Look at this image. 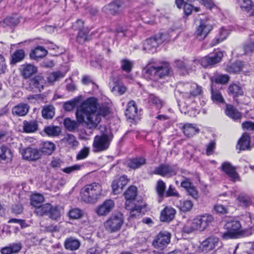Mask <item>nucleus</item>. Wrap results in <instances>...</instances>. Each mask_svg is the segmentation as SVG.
I'll return each instance as SVG.
<instances>
[{
    "mask_svg": "<svg viewBox=\"0 0 254 254\" xmlns=\"http://www.w3.org/2000/svg\"><path fill=\"white\" fill-rule=\"evenodd\" d=\"M109 113L107 106H99L95 98H90L78 108L76 117L78 123L84 124L87 127L92 129L100 123L101 116H105Z\"/></svg>",
    "mask_w": 254,
    "mask_h": 254,
    "instance_id": "nucleus-1",
    "label": "nucleus"
},
{
    "mask_svg": "<svg viewBox=\"0 0 254 254\" xmlns=\"http://www.w3.org/2000/svg\"><path fill=\"white\" fill-rule=\"evenodd\" d=\"M144 71L145 75L147 78L157 82L169 74L170 68L167 63H162L156 65L148 64L144 68Z\"/></svg>",
    "mask_w": 254,
    "mask_h": 254,
    "instance_id": "nucleus-2",
    "label": "nucleus"
},
{
    "mask_svg": "<svg viewBox=\"0 0 254 254\" xmlns=\"http://www.w3.org/2000/svg\"><path fill=\"white\" fill-rule=\"evenodd\" d=\"M214 221L213 217L205 214L196 217L190 223L186 225L183 229L184 232L190 234L195 230L200 231L205 230Z\"/></svg>",
    "mask_w": 254,
    "mask_h": 254,
    "instance_id": "nucleus-3",
    "label": "nucleus"
},
{
    "mask_svg": "<svg viewBox=\"0 0 254 254\" xmlns=\"http://www.w3.org/2000/svg\"><path fill=\"white\" fill-rule=\"evenodd\" d=\"M102 187L98 183H92L85 186L81 191L82 199L87 202H94L102 193Z\"/></svg>",
    "mask_w": 254,
    "mask_h": 254,
    "instance_id": "nucleus-4",
    "label": "nucleus"
},
{
    "mask_svg": "<svg viewBox=\"0 0 254 254\" xmlns=\"http://www.w3.org/2000/svg\"><path fill=\"white\" fill-rule=\"evenodd\" d=\"M113 139V135L103 134L96 135L93 143V151L95 153L100 152L107 150Z\"/></svg>",
    "mask_w": 254,
    "mask_h": 254,
    "instance_id": "nucleus-5",
    "label": "nucleus"
},
{
    "mask_svg": "<svg viewBox=\"0 0 254 254\" xmlns=\"http://www.w3.org/2000/svg\"><path fill=\"white\" fill-rule=\"evenodd\" d=\"M241 225L239 221L236 220L228 221L224 225V228L227 231L222 233V237L225 240L238 238L241 234Z\"/></svg>",
    "mask_w": 254,
    "mask_h": 254,
    "instance_id": "nucleus-6",
    "label": "nucleus"
},
{
    "mask_svg": "<svg viewBox=\"0 0 254 254\" xmlns=\"http://www.w3.org/2000/svg\"><path fill=\"white\" fill-rule=\"evenodd\" d=\"M124 222L122 214L118 213L111 215L104 223V226L107 231L114 233L120 230Z\"/></svg>",
    "mask_w": 254,
    "mask_h": 254,
    "instance_id": "nucleus-7",
    "label": "nucleus"
},
{
    "mask_svg": "<svg viewBox=\"0 0 254 254\" xmlns=\"http://www.w3.org/2000/svg\"><path fill=\"white\" fill-rule=\"evenodd\" d=\"M212 29V25L209 23L207 20L200 19L198 21V23L196 24L194 36L197 40L202 41Z\"/></svg>",
    "mask_w": 254,
    "mask_h": 254,
    "instance_id": "nucleus-8",
    "label": "nucleus"
},
{
    "mask_svg": "<svg viewBox=\"0 0 254 254\" xmlns=\"http://www.w3.org/2000/svg\"><path fill=\"white\" fill-rule=\"evenodd\" d=\"M35 212L39 215H49L52 219H57L60 217V212L57 206H52L49 203L39 205L36 208Z\"/></svg>",
    "mask_w": 254,
    "mask_h": 254,
    "instance_id": "nucleus-9",
    "label": "nucleus"
},
{
    "mask_svg": "<svg viewBox=\"0 0 254 254\" xmlns=\"http://www.w3.org/2000/svg\"><path fill=\"white\" fill-rule=\"evenodd\" d=\"M21 154L23 159L29 161H35L41 157L40 150L35 147H28L20 150Z\"/></svg>",
    "mask_w": 254,
    "mask_h": 254,
    "instance_id": "nucleus-10",
    "label": "nucleus"
},
{
    "mask_svg": "<svg viewBox=\"0 0 254 254\" xmlns=\"http://www.w3.org/2000/svg\"><path fill=\"white\" fill-rule=\"evenodd\" d=\"M223 57V54L221 51H217L213 55L205 56L200 60L201 65L204 67L213 66L220 63Z\"/></svg>",
    "mask_w": 254,
    "mask_h": 254,
    "instance_id": "nucleus-11",
    "label": "nucleus"
},
{
    "mask_svg": "<svg viewBox=\"0 0 254 254\" xmlns=\"http://www.w3.org/2000/svg\"><path fill=\"white\" fill-rule=\"evenodd\" d=\"M171 234L167 232H160L153 240V246L160 250L163 249L170 243Z\"/></svg>",
    "mask_w": 254,
    "mask_h": 254,
    "instance_id": "nucleus-12",
    "label": "nucleus"
},
{
    "mask_svg": "<svg viewBox=\"0 0 254 254\" xmlns=\"http://www.w3.org/2000/svg\"><path fill=\"white\" fill-rule=\"evenodd\" d=\"M123 8V2L121 0L114 1L103 8V11L107 14L116 15L120 14Z\"/></svg>",
    "mask_w": 254,
    "mask_h": 254,
    "instance_id": "nucleus-13",
    "label": "nucleus"
},
{
    "mask_svg": "<svg viewBox=\"0 0 254 254\" xmlns=\"http://www.w3.org/2000/svg\"><path fill=\"white\" fill-rule=\"evenodd\" d=\"M219 239L217 237L211 236L203 241L198 247L199 251L207 253L215 249L218 245Z\"/></svg>",
    "mask_w": 254,
    "mask_h": 254,
    "instance_id": "nucleus-14",
    "label": "nucleus"
},
{
    "mask_svg": "<svg viewBox=\"0 0 254 254\" xmlns=\"http://www.w3.org/2000/svg\"><path fill=\"white\" fill-rule=\"evenodd\" d=\"M163 34H161L159 38L153 37L147 39L143 44V49L147 52L154 53L156 48L163 42Z\"/></svg>",
    "mask_w": 254,
    "mask_h": 254,
    "instance_id": "nucleus-15",
    "label": "nucleus"
},
{
    "mask_svg": "<svg viewBox=\"0 0 254 254\" xmlns=\"http://www.w3.org/2000/svg\"><path fill=\"white\" fill-rule=\"evenodd\" d=\"M153 173L163 177H171L176 174L177 170L175 167L171 166L168 165H161L155 168Z\"/></svg>",
    "mask_w": 254,
    "mask_h": 254,
    "instance_id": "nucleus-16",
    "label": "nucleus"
},
{
    "mask_svg": "<svg viewBox=\"0 0 254 254\" xmlns=\"http://www.w3.org/2000/svg\"><path fill=\"white\" fill-rule=\"evenodd\" d=\"M114 207V201L111 199H108L96 208V212L99 216H106L112 211Z\"/></svg>",
    "mask_w": 254,
    "mask_h": 254,
    "instance_id": "nucleus-17",
    "label": "nucleus"
},
{
    "mask_svg": "<svg viewBox=\"0 0 254 254\" xmlns=\"http://www.w3.org/2000/svg\"><path fill=\"white\" fill-rule=\"evenodd\" d=\"M190 90L189 92H182L183 97L185 99H190L191 97H194L202 95L203 90L202 87L196 83H192L190 85Z\"/></svg>",
    "mask_w": 254,
    "mask_h": 254,
    "instance_id": "nucleus-18",
    "label": "nucleus"
},
{
    "mask_svg": "<svg viewBox=\"0 0 254 254\" xmlns=\"http://www.w3.org/2000/svg\"><path fill=\"white\" fill-rule=\"evenodd\" d=\"M137 194V188L134 186L130 187L125 192L124 195L126 199L125 204L127 209H130L131 208L130 205L134 204L133 201L134 200Z\"/></svg>",
    "mask_w": 254,
    "mask_h": 254,
    "instance_id": "nucleus-19",
    "label": "nucleus"
},
{
    "mask_svg": "<svg viewBox=\"0 0 254 254\" xmlns=\"http://www.w3.org/2000/svg\"><path fill=\"white\" fill-rule=\"evenodd\" d=\"M222 170L225 173L232 181H236L239 178L238 173L236 171V168L229 162H225L222 164Z\"/></svg>",
    "mask_w": 254,
    "mask_h": 254,
    "instance_id": "nucleus-20",
    "label": "nucleus"
},
{
    "mask_svg": "<svg viewBox=\"0 0 254 254\" xmlns=\"http://www.w3.org/2000/svg\"><path fill=\"white\" fill-rule=\"evenodd\" d=\"M30 109V106L27 104L20 103L12 109V114L16 117H23L27 114Z\"/></svg>",
    "mask_w": 254,
    "mask_h": 254,
    "instance_id": "nucleus-21",
    "label": "nucleus"
},
{
    "mask_svg": "<svg viewBox=\"0 0 254 254\" xmlns=\"http://www.w3.org/2000/svg\"><path fill=\"white\" fill-rule=\"evenodd\" d=\"M46 84V80L42 76H36L31 79L29 82V85L32 88H36L39 92L43 90L45 85Z\"/></svg>",
    "mask_w": 254,
    "mask_h": 254,
    "instance_id": "nucleus-22",
    "label": "nucleus"
},
{
    "mask_svg": "<svg viewBox=\"0 0 254 254\" xmlns=\"http://www.w3.org/2000/svg\"><path fill=\"white\" fill-rule=\"evenodd\" d=\"M22 249L21 243H12L0 249L1 254H14L18 253Z\"/></svg>",
    "mask_w": 254,
    "mask_h": 254,
    "instance_id": "nucleus-23",
    "label": "nucleus"
},
{
    "mask_svg": "<svg viewBox=\"0 0 254 254\" xmlns=\"http://www.w3.org/2000/svg\"><path fill=\"white\" fill-rule=\"evenodd\" d=\"M176 213V210L172 207H165L161 213L160 220L163 222H169L172 220Z\"/></svg>",
    "mask_w": 254,
    "mask_h": 254,
    "instance_id": "nucleus-24",
    "label": "nucleus"
},
{
    "mask_svg": "<svg viewBox=\"0 0 254 254\" xmlns=\"http://www.w3.org/2000/svg\"><path fill=\"white\" fill-rule=\"evenodd\" d=\"M80 246V241L73 237L67 238L64 243V246L65 249L70 251H75L78 249Z\"/></svg>",
    "mask_w": 254,
    "mask_h": 254,
    "instance_id": "nucleus-25",
    "label": "nucleus"
},
{
    "mask_svg": "<svg viewBox=\"0 0 254 254\" xmlns=\"http://www.w3.org/2000/svg\"><path fill=\"white\" fill-rule=\"evenodd\" d=\"M137 108L134 101H130L128 103L127 108L126 111L125 115L127 119L134 120L137 116Z\"/></svg>",
    "mask_w": 254,
    "mask_h": 254,
    "instance_id": "nucleus-26",
    "label": "nucleus"
},
{
    "mask_svg": "<svg viewBox=\"0 0 254 254\" xmlns=\"http://www.w3.org/2000/svg\"><path fill=\"white\" fill-rule=\"evenodd\" d=\"M182 129L185 135L189 137H192L199 132V129L196 125L191 124H185Z\"/></svg>",
    "mask_w": 254,
    "mask_h": 254,
    "instance_id": "nucleus-27",
    "label": "nucleus"
},
{
    "mask_svg": "<svg viewBox=\"0 0 254 254\" xmlns=\"http://www.w3.org/2000/svg\"><path fill=\"white\" fill-rule=\"evenodd\" d=\"M36 71L37 68L32 64H23L21 66V74L25 78L30 77L32 75L36 73Z\"/></svg>",
    "mask_w": 254,
    "mask_h": 254,
    "instance_id": "nucleus-28",
    "label": "nucleus"
},
{
    "mask_svg": "<svg viewBox=\"0 0 254 254\" xmlns=\"http://www.w3.org/2000/svg\"><path fill=\"white\" fill-rule=\"evenodd\" d=\"M226 114L228 116L235 121L240 119L242 117L241 113L233 106L231 105H227Z\"/></svg>",
    "mask_w": 254,
    "mask_h": 254,
    "instance_id": "nucleus-29",
    "label": "nucleus"
},
{
    "mask_svg": "<svg viewBox=\"0 0 254 254\" xmlns=\"http://www.w3.org/2000/svg\"><path fill=\"white\" fill-rule=\"evenodd\" d=\"M47 54V51L42 47H37L30 54V58L38 60L42 59Z\"/></svg>",
    "mask_w": 254,
    "mask_h": 254,
    "instance_id": "nucleus-30",
    "label": "nucleus"
},
{
    "mask_svg": "<svg viewBox=\"0 0 254 254\" xmlns=\"http://www.w3.org/2000/svg\"><path fill=\"white\" fill-rule=\"evenodd\" d=\"M38 123L35 120L23 122V129L25 132H34L38 129Z\"/></svg>",
    "mask_w": 254,
    "mask_h": 254,
    "instance_id": "nucleus-31",
    "label": "nucleus"
},
{
    "mask_svg": "<svg viewBox=\"0 0 254 254\" xmlns=\"http://www.w3.org/2000/svg\"><path fill=\"white\" fill-rule=\"evenodd\" d=\"M250 137L248 133H244L240 139L237 148L241 150L248 149L250 146Z\"/></svg>",
    "mask_w": 254,
    "mask_h": 254,
    "instance_id": "nucleus-32",
    "label": "nucleus"
},
{
    "mask_svg": "<svg viewBox=\"0 0 254 254\" xmlns=\"http://www.w3.org/2000/svg\"><path fill=\"white\" fill-rule=\"evenodd\" d=\"M146 164V160L143 157H137L129 160L127 166L131 169H136Z\"/></svg>",
    "mask_w": 254,
    "mask_h": 254,
    "instance_id": "nucleus-33",
    "label": "nucleus"
},
{
    "mask_svg": "<svg viewBox=\"0 0 254 254\" xmlns=\"http://www.w3.org/2000/svg\"><path fill=\"white\" fill-rule=\"evenodd\" d=\"M12 158V154L9 148L4 146H0V162H8L11 160Z\"/></svg>",
    "mask_w": 254,
    "mask_h": 254,
    "instance_id": "nucleus-34",
    "label": "nucleus"
},
{
    "mask_svg": "<svg viewBox=\"0 0 254 254\" xmlns=\"http://www.w3.org/2000/svg\"><path fill=\"white\" fill-rule=\"evenodd\" d=\"M25 52L23 50H16L11 56L10 64H15L23 60L25 57Z\"/></svg>",
    "mask_w": 254,
    "mask_h": 254,
    "instance_id": "nucleus-35",
    "label": "nucleus"
},
{
    "mask_svg": "<svg viewBox=\"0 0 254 254\" xmlns=\"http://www.w3.org/2000/svg\"><path fill=\"white\" fill-rule=\"evenodd\" d=\"M166 184L162 180H159L156 186V191L159 197V201L160 202L162 199L165 196L166 192Z\"/></svg>",
    "mask_w": 254,
    "mask_h": 254,
    "instance_id": "nucleus-36",
    "label": "nucleus"
},
{
    "mask_svg": "<svg viewBox=\"0 0 254 254\" xmlns=\"http://www.w3.org/2000/svg\"><path fill=\"white\" fill-rule=\"evenodd\" d=\"M210 79L212 82V85H213L214 82L217 84H224L228 82L229 77L226 74H217L211 76Z\"/></svg>",
    "mask_w": 254,
    "mask_h": 254,
    "instance_id": "nucleus-37",
    "label": "nucleus"
},
{
    "mask_svg": "<svg viewBox=\"0 0 254 254\" xmlns=\"http://www.w3.org/2000/svg\"><path fill=\"white\" fill-rule=\"evenodd\" d=\"M55 108L52 106H45L42 110V115L44 119H52L55 115Z\"/></svg>",
    "mask_w": 254,
    "mask_h": 254,
    "instance_id": "nucleus-38",
    "label": "nucleus"
},
{
    "mask_svg": "<svg viewBox=\"0 0 254 254\" xmlns=\"http://www.w3.org/2000/svg\"><path fill=\"white\" fill-rule=\"evenodd\" d=\"M55 148V144L51 142H45L40 150L41 154L42 153L46 155H51Z\"/></svg>",
    "mask_w": 254,
    "mask_h": 254,
    "instance_id": "nucleus-39",
    "label": "nucleus"
},
{
    "mask_svg": "<svg viewBox=\"0 0 254 254\" xmlns=\"http://www.w3.org/2000/svg\"><path fill=\"white\" fill-rule=\"evenodd\" d=\"M228 92L229 95L233 96L234 97L242 95L243 94L242 88L235 84L230 85L229 86Z\"/></svg>",
    "mask_w": 254,
    "mask_h": 254,
    "instance_id": "nucleus-40",
    "label": "nucleus"
},
{
    "mask_svg": "<svg viewBox=\"0 0 254 254\" xmlns=\"http://www.w3.org/2000/svg\"><path fill=\"white\" fill-rule=\"evenodd\" d=\"M62 141L70 146H76L78 144L76 137L71 134H67L62 139Z\"/></svg>",
    "mask_w": 254,
    "mask_h": 254,
    "instance_id": "nucleus-41",
    "label": "nucleus"
},
{
    "mask_svg": "<svg viewBox=\"0 0 254 254\" xmlns=\"http://www.w3.org/2000/svg\"><path fill=\"white\" fill-rule=\"evenodd\" d=\"M80 102V98L76 97L64 104V109L66 111L72 110Z\"/></svg>",
    "mask_w": 254,
    "mask_h": 254,
    "instance_id": "nucleus-42",
    "label": "nucleus"
},
{
    "mask_svg": "<svg viewBox=\"0 0 254 254\" xmlns=\"http://www.w3.org/2000/svg\"><path fill=\"white\" fill-rule=\"evenodd\" d=\"M45 132L49 136H58L61 131L60 127L54 126H49L44 128Z\"/></svg>",
    "mask_w": 254,
    "mask_h": 254,
    "instance_id": "nucleus-43",
    "label": "nucleus"
},
{
    "mask_svg": "<svg viewBox=\"0 0 254 254\" xmlns=\"http://www.w3.org/2000/svg\"><path fill=\"white\" fill-rule=\"evenodd\" d=\"M64 124L65 127L69 131H73L78 127V124L74 120L67 118L64 120Z\"/></svg>",
    "mask_w": 254,
    "mask_h": 254,
    "instance_id": "nucleus-44",
    "label": "nucleus"
},
{
    "mask_svg": "<svg viewBox=\"0 0 254 254\" xmlns=\"http://www.w3.org/2000/svg\"><path fill=\"white\" fill-rule=\"evenodd\" d=\"M242 68V63L237 62L234 63L228 64L226 67V70L229 72L237 73L239 72Z\"/></svg>",
    "mask_w": 254,
    "mask_h": 254,
    "instance_id": "nucleus-45",
    "label": "nucleus"
},
{
    "mask_svg": "<svg viewBox=\"0 0 254 254\" xmlns=\"http://www.w3.org/2000/svg\"><path fill=\"white\" fill-rule=\"evenodd\" d=\"M44 200V196L40 194H34L31 196V204L36 208Z\"/></svg>",
    "mask_w": 254,
    "mask_h": 254,
    "instance_id": "nucleus-46",
    "label": "nucleus"
},
{
    "mask_svg": "<svg viewBox=\"0 0 254 254\" xmlns=\"http://www.w3.org/2000/svg\"><path fill=\"white\" fill-rule=\"evenodd\" d=\"M130 217L131 218H136L137 216H139L141 214L142 207L139 205H136L135 204L130 205Z\"/></svg>",
    "mask_w": 254,
    "mask_h": 254,
    "instance_id": "nucleus-47",
    "label": "nucleus"
},
{
    "mask_svg": "<svg viewBox=\"0 0 254 254\" xmlns=\"http://www.w3.org/2000/svg\"><path fill=\"white\" fill-rule=\"evenodd\" d=\"M64 75L65 74L64 72L60 71L54 72L49 75L48 79L49 82L52 83L63 78Z\"/></svg>",
    "mask_w": 254,
    "mask_h": 254,
    "instance_id": "nucleus-48",
    "label": "nucleus"
},
{
    "mask_svg": "<svg viewBox=\"0 0 254 254\" xmlns=\"http://www.w3.org/2000/svg\"><path fill=\"white\" fill-rule=\"evenodd\" d=\"M211 98L213 101L219 103H223L224 102L223 98L218 90H214L213 85H211Z\"/></svg>",
    "mask_w": 254,
    "mask_h": 254,
    "instance_id": "nucleus-49",
    "label": "nucleus"
},
{
    "mask_svg": "<svg viewBox=\"0 0 254 254\" xmlns=\"http://www.w3.org/2000/svg\"><path fill=\"white\" fill-rule=\"evenodd\" d=\"M88 31L87 29H84L79 31L76 37L77 42L79 44H82L87 40Z\"/></svg>",
    "mask_w": 254,
    "mask_h": 254,
    "instance_id": "nucleus-50",
    "label": "nucleus"
},
{
    "mask_svg": "<svg viewBox=\"0 0 254 254\" xmlns=\"http://www.w3.org/2000/svg\"><path fill=\"white\" fill-rule=\"evenodd\" d=\"M132 65V63L128 60L123 59L121 61V68L127 72H130Z\"/></svg>",
    "mask_w": 254,
    "mask_h": 254,
    "instance_id": "nucleus-51",
    "label": "nucleus"
},
{
    "mask_svg": "<svg viewBox=\"0 0 254 254\" xmlns=\"http://www.w3.org/2000/svg\"><path fill=\"white\" fill-rule=\"evenodd\" d=\"M19 20L16 15L14 16L7 17L3 21V24H5L9 26H12L17 25Z\"/></svg>",
    "mask_w": 254,
    "mask_h": 254,
    "instance_id": "nucleus-52",
    "label": "nucleus"
},
{
    "mask_svg": "<svg viewBox=\"0 0 254 254\" xmlns=\"http://www.w3.org/2000/svg\"><path fill=\"white\" fill-rule=\"evenodd\" d=\"M148 102L154 105L157 109H160L162 106V101L153 94H150L148 97Z\"/></svg>",
    "mask_w": 254,
    "mask_h": 254,
    "instance_id": "nucleus-53",
    "label": "nucleus"
},
{
    "mask_svg": "<svg viewBox=\"0 0 254 254\" xmlns=\"http://www.w3.org/2000/svg\"><path fill=\"white\" fill-rule=\"evenodd\" d=\"M82 215V211L78 208H74L70 210L68 212V216L70 218L77 219L80 218Z\"/></svg>",
    "mask_w": 254,
    "mask_h": 254,
    "instance_id": "nucleus-54",
    "label": "nucleus"
},
{
    "mask_svg": "<svg viewBox=\"0 0 254 254\" xmlns=\"http://www.w3.org/2000/svg\"><path fill=\"white\" fill-rule=\"evenodd\" d=\"M120 184L119 179L114 180L112 183V187L113 191L115 194L121 193L123 190V188L121 187V185H120Z\"/></svg>",
    "mask_w": 254,
    "mask_h": 254,
    "instance_id": "nucleus-55",
    "label": "nucleus"
},
{
    "mask_svg": "<svg viewBox=\"0 0 254 254\" xmlns=\"http://www.w3.org/2000/svg\"><path fill=\"white\" fill-rule=\"evenodd\" d=\"M165 196L166 197L174 196L177 197L180 196L179 193L172 185H170L168 190L166 191Z\"/></svg>",
    "mask_w": 254,
    "mask_h": 254,
    "instance_id": "nucleus-56",
    "label": "nucleus"
},
{
    "mask_svg": "<svg viewBox=\"0 0 254 254\" xmlns=\"http://www.w3.org/2000/svg\"><path fill=\"white\" fill-rule=\"evenodd\" d=\"M193 206V204L190 200H184L181 203V209L183 211H188L190 210Z\"/></svg>",
    "mask_w": 254,
    "mask_h": 254,
    "instance_id": "nucleus-57",
    "label": "nucleus"
},
{
    "mask_svg": "<svg viewBox=\"0 0 254 254\" xmlns=\"http://www.w3.org/2000/svg\"><path fill=\"white\" fill-rule=\"evenodd\" d=\"M244 54H247L254 51V42L250 41L246 43L243 46Z\"/></svg>",
    "mask_w": 254,
    "mask_h": 254,
    "instance_id": "nucleus-58",
    "label": "nucleus"
},
{
    "mask_svg": "<svg viewBox=\"0 0 254 254\" xmlns=\"http://www.w3.org/2000/svg\"><path fill=\"white\" fill-rule=\"evenodd\" d=\"M82 166H83L81 165L75 164L73 166L62 169V170L63 172L65 173L70 174L75 171L80 170Z\"/></svg>",
    "mask_w": 254,
    "mask_h": 254,
    "instance_id": "nucleus-59",
    "label": "nucleus"
},
{
    "mask_svg": "<svg viewBox=\"0 0 254 254\" xmlns=\"http://www.w3.org/2000/svg\"><path fill=\"white\" fill-rule=\"evenodd\" d=\"M216 147V143L214 140H211L210 142L206 145V153L207 155H212L214 152V150Z\"/></svg>",
    "mask_w": 254,
    "mask_h": 254,
    "instance_id": "nucleus-60",
    "label": "nucleus"
},
{
    "mask_svg": "<svg viewBox=\"0 0 254 254\" xmlns=\"http://www.w3.org/2000/svg\"><path fill=\"white\" fill-rule=\"evenodd\" d=\"M89 149L87 147H85L79 151L76 156L77 160H81L85 158L89 154Z\"/></svg>",
    "mask_w": 254,
    "mask_h": 254,
    "instance_id": "nucleus-61",
    "label": "nucleus"
},
{
    "mask_svg": "<svg viewBox=\"0 0 254 254\" xmlns=\"http://www.w3.org/2000/svg\"><path fill=\"white\" fill-rule=\"evenodd\" d=\"M214 210L217 213L225 214L228 213L227 208L221 204H217L214 206Z\"/></svg>",
    "mask_w": 254,
    "mask_h": 254,
    "instance_id": "nucleus-62",
    "label": "nucleus"
},
{
    "mask_svg": "<svg viewBox=\"0 0 254 254\" xmlns=\"http://www.w3.org/2000/svg\"><path fill=\"white\" fill-rule=\"evenodd\" d=\"M83 21L80 19L77 20L72 25V28L74 30H78L79 31L85 29L84 28Z\"/></svg>",
    "mask_w": 254,
    "mask_h": 254,
    "instance_id": "nucleus-63",
    "label": "nucleus"
},
{
    "mask_svg": "<svg viewBox=\"0 0 254 254\" xmlns=\"http://www.w3.org/2000/svg\"><path fill=\"white\" fill-rule=\"evenodd\" d=\"M242 127L244 129L247 130H254V123L251 121H246L243 123Z\"/></svg>",
    "mask_w": 254,
    "mask_h": 254,
    "instance_id": "nucleus-64",
    "label": "nucleus"
}]
</instances>
